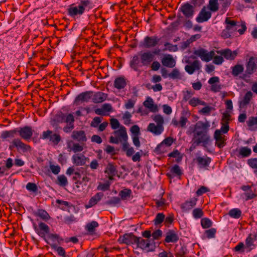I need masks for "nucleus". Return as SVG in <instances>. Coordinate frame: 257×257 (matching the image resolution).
Listing matches in <instances>:
<instances>
[{"label":"nucleus","instance_id":"obj_35","mask_svg":"<svg viewBox=\"0 0 257 257\" xmlns=\"http://www.w3.org/2000/svg\"><path fill=\"white\" fill-rule=\"evenodd\" d=\"M221 54L226 59L233 60L236 57L237 55V52L236 50L231 51V50L226 49L223 50L221 52Z\"/></svg>","mask_w":257,"mask_h":257},{"label":"nucleus","instance_id":"obj_34","mask_svg":"<svg viewBox=\"0 0 257 257\" xmlns=\"http://www.w3.org/2000/svg\"><path fill=\"white\" fill-rule=\"evenodd\" d=\"M17 130L16 128L10 131H3L1 134V138L3 140L9 141L8 139H13L15 138L16 134L18 133Z\"/></svg>","mask_w":257,"mask_h":257},{"label":"nucleus","instance_id":"obj_22","mask_svg":"<svg viewBox=\"0 0 257 257\" xmlns=\"http://www.w3.org/2000/svg\"><path fill=\"white\" fill-rule=\"evenodd\" d=\"M67 147L69 152L73 151L74 153H76L82 151L84 149L83 146L76 143L72 141H69L67 143Z\"/></svg>","mask_w":257,"mask_h":257},{"label":"nucleus","instance_id":"obj_39","mask_svg":"<svg viewBox=\"0 0 257 257\" xmlns=\"http://www.w3.org/2000/svg\"><path fill=\"white\" fill-rule=\"evenodd\" d=\"M254 241L252 238V234L250 233L245 240V246L246 248H248L249 251H250L255 247Z\"/></svg>","mask_w":257,"mask_h":257},{"label":"nucleus","instance_id":"obj_52","mask_svg":"<svg viewBox=\"0 0 257 257\" xmlns=\"http://www.w3.org/2000/svg\"><path fill=\"white\" fill-rule=\"evenodd\" d=\"M153 120L157 123V125H159L161 126H164V119L163 117L160 114H156L152 116Z\"/></svg>","mask_w":257,"mask_h":257},{"label":"nucleus","instance_id":"obj_26","mask_svg":"<svg viewBox=\"0 0 257 257\" xmlns=\"http://www.w3.org/2000/svg\"><path fill=\"white\" fill-rule=\"evenodd\" d=\"M200 68L201 65L198 60H195L185 67V71L189 74H192L196 70H199Z\"/></svg>","mask_w":257,"mask_h":257},{"label":"nucleus","instance_id":"obj_30","mask_svg":"<svg viewBox=\"0 0 257 257\" xmlns=\"http://www.w3.org/2000/svg\"><path fill=\"white\" fill-rule=\"evenodd\" d=\"M187 122V118L184 115H182L180 118L179 121H178L175 118H173L172 120L171 123L175 127L185 128L186 127Z\"/></svg>","mask_w":257,"mask_h":257},{"label":"nucleus","instance_id":"obj_7","mask_svg":"<svg viewBox=\"0 0 257 257\" xmlns=\"http://www.w3.org/2000/svg\"><path fill=\"white\" fill-rule=\"evenodd\" d=\"M140 237L134 235L133 233H125L119 237L118 241L120 243H124L126 245L136 244L137 246Z\"/></svg>","mask_w":257,"mask_h":257},{"label":"nucleus","instance_id":"obj_48","mask_svg":"<svg viewBox=\"0 0 257 257\" xmlns=\"http://www.w3.org/2000/svg\"><path fill=\"white\" fill-rule=\"evenodd\" d=\"M218 3L217 0H209L208 9L212 12H216L218 10Z\"/></svg>","mask_w":257,"mask_h":257},{"label":"nucleus","instance_id":"obj_19","mask_svg":"<svg viewBox=\"0 0 257 257\" xmlns=\"http://www.w3.org/2000/svg\"><path fill=\"white\" fill-rule=\"evenodd\" d=\"M211 17V13L210 12L206 11L205 8L202 9L196 20L198 23H203L207 21Z\"/></svg>","mask_w":257,"mask_h":257},{"label":"nucleus","instance_id":"obj_45","mask_svg":"<svg viewBox=\"0 0 257 257\" xmlns=\"http://www.w3.org/2000/svg\"><path fill=\"white\" fill-rule=\"evenodd\" d=\"M139 63V57L137 55H135L130 63V67L135 71L138 70V65Z\"/></svg>","mask_w":257,"mask_h":257},{"label":"nucleus","instance_id":"obj_16","mask_svg":"<svg viewBox=\"0 0 257 257\" xmlns=\"http://www.w3.org/2000/svg\"><path fill=\"white\" fill-rule=\"evenodd\" d=\"M104 173L107 174L109 180H113L114 177L117 174L116 165L114 163H109L105 168Z\"/></svg>","mask_w":257,"mask_h":257},{"label":"nucleus","instance_id":"obj_37","mask_svg":"<svg viewBox=\"0 0 257 257\" xmlns=\"http://www.w3.org/2000/svg\"><path fill=\"white\" fill-rule=\"evenodd\" d=\"M122 150L126 153V155L127 157L132 156L135 153V150L133 147H131L128 141L122 144Z\"/></svg>","mask_w":257,"mask_h":257},{"label":"nucleus","instance_id":"obj_4","mask_svg":"<svg viewBox=\"0 0 257 257\" xmlns=\"http://www.w3.org/2000/svg\"><path fill=\"white\" fill-rule=\"evenodd\" d=\"M113 136L109 138V142L110 143L118 144L120 143L121 146L127 142L128 136L126 128L121 125L119 130L114 131L113 133Z\"/></svg>","mask_w":257,"mask_h":257},{"label":"nucleus","instance_id":"obj_62","mask_svg":"<svg viewBox=\"0 0 257 257\" xmlns=\"http://www.w3.org/2000/svg\"><path fill=\"white\" fill-rule=\"evenodd\" d=\"M216 232V230L214 228H211L205 231V233L208 238H214L215 236Z\"/></svg>","mask_w":257,"mask_h":257},{"label":"nucleus","instance_id":"obj_23","mask_svg":"<svg viewBox=\"0 0 257 257\" xmlns=\"http://www.w3.org/2000/svg\"><path fill=\"white\" fill-rule=\"evenodd\" d=\"M173 143V139L172 138L169 137L165 139L163 141L155 148V152L158 154H162L164 153L162 148L164 147V145H166L167 146H170Z\"/></svg>","mask_w":257,"mask_h":257},{"label":"nucleus","instance_id":"obj_44","mask_svg":"<svg viewBox=\"0 0 257 257\" xmlns=\"http://www.w3.org/2000/svg\"><path fill=\"white\" fill-rule=\"evenodd\" d=\"M57 184L62 187L66 186L68 184L66 177L64 175L58 176L57 177Z\"/></svg>","mask_w":257,"mask_h":257},{"label":"nucleus","instance_id":"obj_10","mask_svg":"<svg viewBox=\"0 0 257 257\" xmlns=\"http://www.w3.org/2000/svg\"><path fill=\"white\" fill-rule=\"evenodd\" d=\"M17 132L21 139L29 141L32 137L33 130L30 126L26 125L24 127L17 128Z\"/></svg>","mask_w":257,"mask_h":257},{"label":"nucleus","instance_id":"obj_36","mask_svg":"<svg viewBox=\"0 0 257 257\" xmlns=\"http://www.w3.org/2000/svg\"><path fill=\"white\" fill-rule=\"evenodd\" d=\"M104 194L102 192H98L94 196L90 198L89 201V207H92L97 203L103 197Z\"/></svg>","mask_w":257,"mask_h":257},{"label":"nucleus","instance_id":"obj_18","mask_svg":"<svg viewBox=\"0 0 257 257\" xmlns=\"http://www.w3.org/2000/svg\"><path fill=\"white\" fill-rule=\"evenodd\" d=\"M252 98V93L251 91H247L242 98V99L238 101L239 107L242 109H245L247 105L249 103Z\"/></svg>","mask_w":257,"mask_h":257},{"label":"nucleus","instance_id":"obj_60","mask_svg":"<svg viewBox=\"0 0 257 257\" xmlns=\"http://www.w3.org/2000/svg\"><path fill=\"white\" fill-rule=\"evenodd\" d=\"M47 240L48 241L49 239L51 240L53 242L56 241H59V240H62V239L60 238L59 234L56 233H51L50 231L49 233L47 235Z\"/></svg>","mask_w":257,"mask_h":257},{"label":"nucleus","instance_id":"obj_17","mask_svg":"<svg viewBox=\"0 0 257 257\" xmlns=\"http://www.w3.org/2000/svg\"><path fill=\"white\" fill-rule=\"evenodd\" d=\"M92 91H85L79 94L75 99L74 103L79 104L80 102H88L91 99Z\"/></svg>","mask_w":257,"mask_h":257},{"label":"nucleus","instance_id":"obj_64","mask_svg":"<svg viewBox=\"0 0 257 257\" xmlns=\"http://www.w3.org/2000/svg\"><path fill=\"white\" fill-rule=\"evenodd\" d=\"M110 124L111 128L113 130H116L118 128H120L121 126L118 120L114 118H112L110 119Z\"/></svg>","mask_w":257,"mask_h":257},{"label":"nucleus","instance_id":"obj_12","mask_svg":"<svg viewBox=\"0 0 257 257\" xmlns=\"http://www.w3.org/2000/svg\"><path fill=\"white\" fill-rule=\"evenodd\" d=\"M193 53L199 56L202 61L207 62L210 61L215 55V53L213 51L208 52L206 50L203 48H200L195 50Z\"/></svg>","mask_w":257,"mask_h":257},{"label":"nucleus","instance_id":"obj_14","mask_svg":"<svg viewBox=\"0 0 257 257\" xmlns=\"http://www.w3.org/2000/svg\"><path fill=\"white\" fill-rule=\"evenodd\" d=\"M158 52L154 51L153 53L151 51H147L141 54V63L144 66H148L153 61L154 58V54H156Z\"/></svg>","mask_w":257,"mask_h":257},{"label":"nucleus","instance_id":"obj_41","mask_svg":"<svg viewBox=\"0 0 257 257\" xmlns=\"http://www.w3.org/2000/svg\"><path fill=\"white\" fill-rule=\"evenodd\" d=\"M49 244H50L52 249H54L57 252L59 255L63 257H66V251L63 247L62 246H58L55 243H50Z\"/></svg>","mask_w":257,"mask_h":257},{"label":"nucleus","instance_id":"obj_33","mask_svg":"<svg viewBox=\"0 0 257 257\" xmlns=\"http://www.w3.org/2000/svg\"><path fill=\"white\" fill-rule=\"evenodd\" d=\"M196 201V198H191L189 201H186L182 204L181 208L184 211H187L195 206Z\"/></svg>","mask_w":257,"mask_h":257},{"label":"nucleus","instance_id":"obj_3","mask_svg":"<svg viewBox=\"0 0 257 257\" xmlns=\"http://www.w3.org/2000/svg\"><path fill=\"white\" fill-rule=\"evenodd\" d=\"M225 28L222 30L221 36L223 39L230 38L232 34L237 31V29L240 27L239 22L232 20L230 18L226 17L225 22Z\"/></svg>","mask_w":257,"mask_h":257},{"label":"nucleus","instance_id":"obj_21","mask_svg":"<svg viewBox=\"0 0 257 257\" xmlns=\"http://www.w3.org/2000/svg\"><path fill=\"white\" fill-rule=\"evenodd\" d=\"M147 131L152 133L156 136L161 135L164 131V126L156 125L154 123H150L147 126Z\"/></svg>","mask_w":257,"mask_h":257},{"label":"nucleus","instance_id":"obj_50","mask_svg":"<svg viewBox=\"0 0 257 257\" xmlns=\"http://www.w3.org/2000/svg\"><path fill=\"white\" fill-rule=\"evenodd\" d=\"M61 118L62 120H64L65 122L70 124H73L75 120L74 117L71 113H69L66 116L64 114H62Z\"/></svg>","mask_w":257,"mask_h":257},{"label":"nucleus","instance_id":"obj_59","mask_svg":"<svg viewBox=\"0 0 257 257\" xmlns=\"http://www.w3.org/2000/svg\"><path fill=\"white\" fill-rule=\"evenodd\" d=\"M186 247L181 246L179 248L176 249L175 255L176 257H183L186 254Z\"/></svg>","mask_w":257,"mask_h":257},{"label":"nucleus","instance_id":"obj_13","mask_svg":"<svg viewBox=\"0 0 257 257\" xmlns=\"http://www.w3.org/2000/svg\"><path fill=\"white\" fill-rule=\"evenodd\" d=\"M160 39L156 36L150 37L146 36L143 42H141L140 45L146 48H150L155 47L160 41Z\"/></svg>","mask_w":257,"mask_h":257},{"label":"nucleus","instance_id":"obj_9","mask_svg":"<svg viewBox=\"0 0 257 257\" xmlns=\"http://www.w3.org/2000/svg\"><path fill=\"white\" fill-rule=\"evenodd\" d=\"M35 230L37 233L42 237L48 244H50L49 241L47 240V235L50 231L49 226L44 222H40L39 224L38 228L35 227Z\"/></svg>","mask_w":257,"mask_h":257},{"label":"nucleus","instance_id":"obj_58","mask_svg":"<svg viewBox=\"0 0 257 257\" xmlns=\"http://www.w3.org/2000/svg\"><path fill=\"white\" fill-rule=\"evenodd\" d=\"M98 226V223L95 221H92L88 223L86 225V228L89 232H93L95 231V228Z\"/></svg>","mask_w":257,"mask_h":257},{"label":"nucleus","instance_id":"obj_24","mask_svg":"<svg viewBox=\"0 0 257 257\" xmlns=\"http://www.w3.org/2000/svg\"><path fill=\"white\" fill-rule=\"evenodd\" d=\"M196 161L199 167L203 168L209 166L211 161V159L206 155L203 157H197L196 158Z\"/></svg>","mask_w":257,"mask_h":257},{"label":"nucleus","instance_id":"obj_25","mask_svg":"<svg viewBox=\"0 0 257 257\" xmlns=\"http://www.w3.org/2000/svg\"><path fill=\"white\" fill-rule=\"evenodd\" d=\"M72 138L82 144H84L87 141L85 133L83 131H74L72 135Z\"/></svg>","mask_w":257,"mask_h":257},{"label":"nucleus","instance_id":"obj_56","mask_svg":"<svg viewBox=\"0 0 257 257\" xmlns=\"http://www.w3.org/2000/svg\"><path fill=\"white\" fill-rule=\"evenodd\" d=\"M201 225L203 228H208L212 225V222L208 218H203L201 220Z\"/></svg>","mask_w":257,"mask_h":257},{"label":"nucleus","instance_id":"obj_28","mask_svg":"<svg viewBox=\"0 0 257 257\" xmlns=\"http://www.w3.org/2000/svg\"><path fill=\"white\" fill-rule=\"evenodd\" d=\"M107 94L102 92H97L92 94V101L95 103H101L106 99Z\"/></svg>","mask_w":257,"mask_h":257},{"label":"nucleus","instance_id":"obj_6","mask_svg":"<svg viewBox=\"0 0 257 257\" xmlns=\"http://www.w3.org/2000/svg\"><path fill=\"white\" fill-rule=\"evenodd\" d=\"M16 148L18 152L22 151L23 153L31 152L32 150L31 147L27 144H25L19 138L14 139L12 142H10L9 149L10 150Z\"/></svg>","mask_w":257,"mask_h":257},{"label":"nucleus","instance_id":"obj_32","mask_svg":"<svg viewBox=\"0 0 257 257\" xmlns=\"http://www.w3.org/2000/svg\"><path fill=\"white\" fill-rule=\"evenodd\" d=\"M145 107L148 108L152 112H156L158 110V106L154 103L153 99L148 97L143 103Z\"/></svg>","mask_w":257,"mask_h":257},{"label":"nucleus","instance_id":"obj_5","mask_svg":"<svg viewBox=\"0 0 257 257\" xmlns=\"http://www.w3.org/2000/svg\"><path fill=\"white\" fill-rule=\"evenodd\" d=\"M137 248H140L147 252H153L156 248V242L152 239H144L140 237Z\"/></svg>","mask_w":257,"mask_h":257},{"label":"nucleus","instance_id":"obj_47","mask_svg":"<svg viewBox=\"0 0 257 257\" xmlns=\"http://www.w3.org/2000/svg\"><path fill=\"white\" fill-rule=\"evenodd\" d=\"M165 220V215L163 213H158L156 214L153 222L155 225L161 224Z\"/></svg>","mask_w":257,"mask_h":257},{"label":"nucleus","instance_id":"obj_15","mask_svg":"<svg viewBox=\"0 0 257 257\" xmlns=\"http://www.w3.org/2000/svg\"><path fill=\"white\" fill-rule=\"evenodd\" d=\"M180 9L186 18H191L194 15V7L188 3L182 5Z\"/></svg>","mask_w":257,"mask_h":257},{"label":"nucleus","instance_id":"obj_55","mask_svg":"<svg viewBox=\"0 0 257 257\" xmlns=\"http://www.w3.org/2000/svg\"><path fill=\"white\" fill-rule=\"evenodd\" d=\"M83 172L84 173L82 175L81 180H79L78 184H82L84 183L85 185H86L87 183L90 180V178L88 177V175H89V174L86 169L85 170H83Z\"/></svg>","mask_w":257,"mask_h":257},{"label":"nucleus","instance_id":"obj_42","mask_svg":"<svg viewBox=\"0 0 257 257\" xmlns=\"http://www.w3.org/2000/svg\"><path fill=\"white\" fill-rule=\"evenodd\" d=\"M241 211L239 208H233L229 210L228 214L232 218L238 219L241 215Z\"/></svg>","mask_w":257,"mask_h":257},{"label":"nucleus","instance_id":"obj_57","mask_svg":"<svg viewBox=\"0 0 257 257\" xmlns=\"http://www.w3.org/2000/svg\"><path fill=\"white\" fill-rule=\"evenodd\" d=\"M165 48L163 51L168 50L170 52H176L178 50V47L177 45H173L170 43L166 42L164 44Z\"/></svg>","mask_w":257,"mask_h":257},{"label":"nucleus","instance_id":"obj_20","mask_svg":"<svg viewBox=\"0 0 257 257\" xmlns=\"http://www.w3.org/2000/svg\"><path fill=\"white\" fill-rule=\"evenodd\" d=\"M161 62L163 66L169 68H173L176 64V61L171 54L164 55L162 58Z\"/></svg>","mask_w":257,"mask_h":257},{"label":"nucleus","instance_id":"obj_1","mask_svg":"<svg viewBox=\"0 0 257 257\" xmlns=\"http://www.w3.org/2000/svg\"><path fill=\"white\" fill-rule=\"evenodd\" d=\"M86 8L89 9L93 8V3L91 0H80L78 6L75 4L71 5L67 9L68 15L75 18L77 16H81L85 11Z\"/></svg>","mask_w":257,"mask_h":257},{"label":"nucleus","instance_id":"obj_11","mask_svg":"<svg viewBox=\"0 0 257 257\" xmlns=\"http://www.w3.org/2000/svg\"><path fill=\"white\" fill-rule=\"evenodd\" d=\"M257 70V57L251 56L247 60L245 64V73L247 75H251Z\"/></svg>","mask_w":257,"mask_h":257},{"label":"nucleus","instance_id":"obj_61","mask_svg":"<svg viewBox=\"0 0 257 257\" xmlns=\"http://www.w3.org/2000/svg\"><path fill=\"white\" fill-rule=\"evenodd\" d=\"M192 215L195 219L200 218L203 216V212L199 208H195L192 211Z\"/></svg>","mask_w":257,"mask_h":257},{"label":"nucleus","instance_id":"obj_53","mask_svg":"<svg viewBox=\"0 0 257 257\" xmlns=\"http://www.w3.org/2000/svg\"><path fill=\"white\" fill-rule=\"evenodd\" d=\"M120 199L118 197H113L105 202V204L114 206L120 203Z\"/></svg>","mask_w":257,"mask_h":257},{"label":"nucleus","instance_id":"obj_8","mask_svg":"<svg viewBox=\"0 0 257 257\" xmlns=\"http://www.w3.org/2000/svg\"><path fill=\"white\" fill-rule=\"evenodd\" d=\"M40 138L43 140L49 139V141L53 143L54 145H58L61 140L60 135L57 134H53V132L50 130H47L43 132Z\"/></svg>","mask_w":257,"mask_h":257},{"label":"nucleus","instance_id":"obj_27","mask_svg":"<svg viewBox=\"0 0 257 257\" xmlns=\"http://www.w3.org/2000/svg\"><path fill=\"white\" fill-rule=\"evenodd\" d=\"M87 159V158L81 154H76L72 157L73 164L76 166H83L85 165Z\"/></svg>","mask_w":257,"mask_h":257},{"label":"nucleus","instance_id":"obj_51","mask_svg":"<svg viewBox=\"0 0 257 257\" xmlns=\"http://www.w3.org/2000/svg\"><path fill=\"white\" fill-rule=\"evenodd\" d=\"M247 164L254 170V173L257 174V158H251L247 160Z\"/></svg>","mask_w":257,"mask_h":257},{"label":"nucleus","instance_id":"obj_2","mask_svg":"<svg viewBox=\"0 0 257 257\" xmlns=\"http://www.w3.org/2000/svg\"><path fill=\"white\" fill-rule=\"evenodd\" d=\"M208 126L207 123L201 121H198L194 125L193 138L201 141L202 140L201 139L205 137V142H204V147H206L210 141V137L207 133Z\"/></svg>","mask_w":257,"mask_h":257},{"label":"nucleus","instance_id":"obj_31","mask_svg":"<svg viewBox=\"0 0 257 257\" xmlns=\"http://www.w3.org/2000/svg\"><path fill=\"white\" fill-rule=\"evenodd\" d=\"M113 85L115 88L118 90L123 89L126 86V81L124 77L120 76L116 78Z\"/></svg>","mask_w":257,"mask_h":257},{"label":"nucleus","instance_id":"obj_43","mask_svg":"<svg viewBox=\"0 0 257 257\" xmlns=\"http://www.w3.org/2000/svg\"><path fill=\"white\" fill-rule=\"evenodd\" d=\"M251 153V149L247 147H243L239 149V155L243 158L249 156Z\"/></svg>","mask_w":257,"mask_h":257},{"label":"nucleus","instance_id":"obj_54","mask_svg":"<svg viewBox=\"0 0 257 257\" xmlns=\"http://www.w3.org/2000/svg\"><path fill=\"white\" fill-rule=\"evenodd\" d=\"M37 215L45 220H48L50 218V216L47 212L43 209H39L37 213Z\"/></svg>","mask_w":257,"mask_h":257},{"label":"nucleus","instance_id":"obj_46","mask_svg":"<svg viewBox=\"0 0 257 257\" xmlns=\"http://www.w3.org/2000/svg\"><path fill=\"white\" fill-rule=\"evenodd\" d=\"M132 191L130 189H125L121 190L119 193V196L122 200H127L130 198Z\"/></svg>","mask_w":257,"mask_h":257},{"label":"nucleus","instance_id":"obj_38","mask_svg":"<svg viewBox=\"0 0 257 257\" xmlns=\"http://www.w3.org/2000/svg\"><path fill=\"white\" fill-rule=\"evenodd\" d=\"M244 67L241 64H236L231 67V74L233 76H237L243 72Z\"/></svg>","mask_w":257,"mask_h":257},{"label":"nucleus","instance_id":"obj_40","mask_svg":"<svg viewBox=\"0 0 257 257\" xmlns=\"http://www.w3.org/2000/svg\"><path fill=\"white\" fill-rule=\"evenodd\" d=\"M202 140H200L199 139H197V138H193L192 141V145L191 147H190V151H192L194 150L195 148L199 146L201 143H202V146L204 147V142H205V138L203 137V138L201 139Z\"/></svg>","mask_w":257,"mask_h":257},{"label":"nucleus","instance_id":"obj_29","mask_svg":"<svg viewBox=\"0 0 257 257\" xmlns=\"http://www.w3.org/2000/svg\"><path fill=\"white\" fill-rule=\"evenodd\" d=\"M179 240L178 234L174 230H169L166 233L165 241L167 243L176 242Z\"/></svg>","mask_w":257,"mask_h":257},{"label":"nucleus","instance_id":"obj_49","mask_svg":"<svg viewBox=\"0 0 257 257\" xmlns=\"http://www.w3.org/2000/svg\"><path fill=\"white\" fill-rule=\"evenodd\" d=\"M85 169L81 168L80 169H79L78 171H76L74 172V176L73 177V179L74 181H76L75 183H78V181L81 180L82 177V175L84 173L83 170H85Z\"/></svg>","mask_w":257,"mask_h":257},{"label":"nucleus","instance_id":"obj_63","mask_svg":"<svg viewBox=\"0 0 257 257\" xmlns=\"http://www.w3.org/2000/svg\"><path fill=\"white\" fill-rule=\"evenodd\" d=\"M130 132L132 133V136H140V128L138 125H134L130 128Z\"/></svg>","mask_w":257,"mask_h":257}]
</instances>
